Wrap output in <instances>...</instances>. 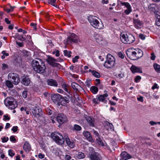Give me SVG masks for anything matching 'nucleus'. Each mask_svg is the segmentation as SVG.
I'll use <instances>...</instances> for the list:
<instances>
[{"mask_svg":"<svg viewBox=\"0 0 160 160\" xmlns=\"http://www.w3.org/2000/svg\"><path fill=\"white\" fill-rule=\"evenodd\" d=\"M52 54H55L57 57H58L60 55L59 51L58 50H55L52 52Z\"/></svg>","mask_w":160,"mask_h":160,"instance_id":"nucleus-48","label":"nucleus"},{"mask_svg":"<svg viewBox=\"0 0 160 160\" xmlns=\"http://www.w3.org/2000/svg\"><path fill=\"white\" fill-rule=\"evenodd\" d=\"M98 99L99 101L103 102L105 98L102 95L98 96Z\"/></svg>","mask_w":160,"mask_h":160,"instance_id":"nucleus-49","label":"nucleus"},{"mask_svg":"<svg viewBox=\"0 0 160 160\" xmlns=\"http://www.w3.org/2000/svg\"><path fill=\"white\" fill-rule=\"evenodd\" d=\"M98 101H99V100H98V98H94L92 99L93 102L94 103H95L96 104L98 103Z\"/></svg>","mask_w":160,"mask_h":160,"instance_id":"nucleus-58","label":"nucleus"},{"mask_svg":"<svg viewBox=\"0 0 160 160\" xmlns=\"http://www.w3.org/2000/svg\"><path fill=\"white\" fill-rule=\"evenodd\" d=\"M38 158H40L42 159L44 158V155L42 154L41 153H40L38 155Z\"/></svg>","mask_w":160,"mask_h":160,"instance_id":"nucleus-64","label":"nucleus"},{"mask_svg":"<svg viewBox=\"0 0 160 160\" xmlns=\"http://www.w3.org/2000/svg\"><path fill=\"white\" fill-rule=\"evenodd\" d=\"M18 127L17 126H14L12 128L11 130L14 132H16L18 130Z\"/></svg>","mask_w":160,"mask_h":160,"instance_id":"nucleus-57","label":"nucleus"},{"mask_svg":"<svg viewBox=\"0 0 160 160\" xmlns=\"http://www.w3.org/2000/svg\"><path fill=\"white\" fill-rule=\"evenodd\" d=\"M153 67L155 70L158 72H160V65L156 63L153 65Z\"/></svg>","mask_w":160,"mask_h":160,"instance_id":"nucleus-34","label":"nucleus"},{"mask_svg":"<svg viewBox=\"0 0 160 160\" xmlns=\"http://www.w3.org/2000/svg\"><path fill=\"white\" fill-rule=\"evenodd\" d=\"M91 160H102L100 155L98 153L92 154L90 157Z\"/></svg>","mask_w":160,"mask_h":160,"instance_id":"nucleus-22","label":"nucleus"},{"mask_svg":"<svg viewBox=\"0 0 160 160\" xmlns=\"http://www.w3.org/2000/svg\"><path fill=\"white\" fill-rule=\"evenodd\" d=\"M88 20L94 28L99 29L102 28V24L99 23L95 16H89L88 17Z\"/></svg>","mask_w":160,"mask_h":160,"instance_id":"nucleus-5","label":"nucleus"},{"mask_svg":"<svg viewBox=\"0 0 160 160\" xmlns=\"http://www.w3.org/2000/svg\"><path fill=\"white\" fill-rule=\"evenodd\" d=\"M71 85L73 89L76 91L81 90V89L82 88L80 85L75 82H72Z\"/></svg>","mask_w":160,"mask_h":160,"instance_id":"nucleus-28","label":"nucleus"},{"mask_svg":"<svg viewBox=\"0 0 160 160\" xmlns=\"http://www.w3.org/2000/svg\"><path fill=\"white\" fill-rule=\"evenodd\" d=\"M69 97L67 96V97H62L61 96L59 103H60L62 105L65 106L67 103L69 102Z\"/></svg>","mask_w":160,"mask_h":160,"instance_id":"nucleus-14","label":"nucleus"},{"mask_svg":"<svg viewBox=\"0 0 160 160\" xmlns=\"http://www.w3.org/2000/svg\"><path fill=\"white\" fill-rule=\"evenodd\" d=\"M47 84L48 85L52 86L57 87L58 83L56 81L52 79H49L47 80Z\"/></svg>","mask_w":160,"mask_h":160,"instance_id":"nucleus-26","label":"nucleus"},{"mask_svg":"<svg viewBox=\"0 0 160 160\" xmlns=\"http://www.w3.org/2000/svg\"><path fill=\"white\" fill-rule=\"evenodd\" d=\"M135 49L133 48H129L126 51V54L127 56L131 59L134 60Z\"/></svg>","mask_w":160,"mask_h":160,"instance_id":"nucleus-11","label":"nucleus"},{"mask_svg":"<svg viewBox=\"0 0 160 160\" xmlns=\"http://www.w3.org/2000/svg\"><path fill=\"white\" fill-rule=\"evenodd\" d=\"M115 64V59L111 54L107 55L103 66L106 68L109 69L113 68Z\"/></svg>","mask_w":160,"mask_h":160,"instance_id":"nucleus-2","label":"nucleus"},{"mask_svg":"<svg viewBox=\"0 0 160 160\" xmlns=\"http://www.w3.org/2000/svg\"><path fill=\"white\" fill-rule=\"evenodd\" d=\"M22 82L23 84L28 86L30 83V80L28 77H23L22 78Z\"/></svg>","mask_w":160,"mask_h":160,"instance_id":"nucleus-25","label":"nucleus"},{"mask_svg":"<svg viewBox=\"0 0 160 160\" xmlns=\"http://www.w3.org/2000/svg\"><path fill=\"white\" fill-rule=\"evenodd\" d=\"M62 88L65 91L69 93L68 89V85L66 84L65 83H63L62 84Z\"/></svg>","mask_w":160,"mask_h":160,"instance_id":"nucleus-33","label":"nucleus"},{"mask_svg":"<svg viewBox=\"0 0 160 160\" xmlns=\"http://www.w3.org/2000/svg\"><path fill=\"white\" fill-rule=\"evenodd\" d=\"M96 140L98 144L102 146H104V144L103 142L102 141V140L100 137L98 138H97Z\"/></svg>","mask_w":160,"mask_h":160,"instance_id":"nucleus-36","label":"nucleus"},{"mask_svg":"<svg viewBox=\"0 0 160 160\" xmlns=\"http://www.w3.org/2000/svg\"><path fill=\"white\" fill-rule=\"evenodd\" d=\"M118 56L119 57L123 59L124 58V56L123 54L121 52H120L118 53Z\"/></svg>","mask_w":160,"mask_h":160,"instance_id":"nucleus-59","label":"nucleus"},{"mask_svg":"<svg viewBox=\"0 0 160 160\" xmlns=\"http://www.w3.org/2000/svg\"><path fill=\"white\" fill-rule=\"evenodd\" d=\"M92 74L93 76L96 78H99L100 77V74L95 70H93V71L92 72Z\"/></svg>","mask_w":160,"mask_h":160,"instance_id":"nucleus-35","label":"nucleus"},{"mask_svg":"<svg viewBox=\"0 0 160 160\" xmlns=\"http://www.w3.org/2000/svg\"><path fill=\"white\" fill-rule=\"evenodd\" d=\"M85 118L89 125L91 127L95 126V120L94 119L86 115L85 116Z\"/></svg>","mask_w":160,"mask_h":160,"instance_id":"nucleus-17","label":"nucleus"},{"mask_svg":"<svg viewBox=\"0 0 160 160\" xmlns=\"http://www.w3.org/2000/svg\"><path fill=\"white\" fill-rule=\"evenodd\" d=\"M92 132H93V133L95 135V137H96V138L100 137L99 134L94 129H92Z\"/></svg>","mask_w":160,"mask_h":160,"instance_id":"nucleus-42","label":"nucleus"},{"mask_svg":"<svg viewBox=\"0 0 160 160\" xmlns=\"http://www.w3.org/2000/svg\"><path fill=\"white\" fill-rule=\"evenodd\" d=\"M8 79L11 81L15 85L18 84L20 82L19 76L14 73H11L8 74Z\"/></svg>","mask_w":160,"mask_h":160,"instance_id":"nucleus-7","label":"nucleus"},{"mask_svg":"<svg viewBox=\"0 0 160 160\" xmlns=\"http://www.w3.org/2000/svg\"><path fill=\"white\" fill-rule=\"evenodd\" d=\"M30 25L31 26H32V27H33V28L34 30H36L37 29V28H36L37 24H36V23H31L30 24Z\"/></svg>","mask_w":160,"mask_h":160,"instance_id":"nucleus-55","label":"nucleus"},{"mask_svg":"<svg viewBox=\"0 0 160 160\" xmlns=\"http://www.w3.org/2000/svg\"><path fill=\"white\" fill-rule=\"evenodd\" d=\"M17 44L19 47H22L23 45V42H19L18 41H16Z\"/></svg>","mask_w":160,"mask_h":160,"instance_id":"nucleus-54","label":"nucleus"},{"mask_svg":"<svg viewBox=\"0 0 160 160\" xmlns=\"http://www.w3.org/2000/svg\"><path fill=\"white\" fill-rule=\"evenodd\" d=\"M56 119L58 122L60 124L64 123L67 120L66 116L62 113L58 114Z\"/></svg>","mask_w":160,"mask_h":160,"instance_id":"nucleus-12","label":"nucleus"},{"mask_svg":"<svg viewBox=\"0 0 160 160\" xmlns=\"http://www.w3.org/2000/svg\"><path fill=\"white\" fill-rule=\"evenodd\" d=\"M8 155L9 156L12 157L14 155L15 153L12 150L10 149L8 151Z\"/></svg>","mask_w":160,"mask_h":160,"instance_id":"nucleus-45","label":"nucleus"},{"mask_svg":"<svg viewBox=\"0 0 160 160\" xmlns=\"http://www.w3.org/2000/svg\"><path fill=\"white\" fill-rule=\"evenodd\" d=\"M23 148L26 152H28L31 151V148L28 142H25L23 146Z\"/></svg>","mask_w":160,"mask_h":160,"instance_id":"nucleus-27","label":"nucleus"},{"mask_svg":"<svg viewBox=\"0 0 160 160\" xmlns=\"http://www.w3.org/2000/svg\"><path fill=\"white\" fill-rule=\"evenodd\" d=\"M1 139L2 140V142L4 143L7 142L8 141V137H4L3 138H2Z\"/></svg>","mask_w":160,"mask_h":160,"instance_id":"nucleus-50","label":"nucleus"},{"mask_svg":"<svg viewBox=\"0 0 160 160\" xmlns=\"http://www.w3.org/2000/svg\"><path fill=\"white\" fill-rule=\"evenodd\" d=\"M156 8V4H151L149 7L150 9L153 12H156V10L155 9Z\"/></svg>","mask_w":160,"mask_h":160,"instance_id":"nucleus-31","label":"nucleus"},{"mask_svg":"<svg viewBox=\"0 0 160 160\" xmlns=\"http://www.w3.org/2000/svg\"><path fill=\"white\" fill-rule=\"evenodd\" d=\"M27 95V91H24L22 93V96L24 98H26Z\"/></svg>","mask_w":160,"mask_h":160,"instance_id":"nucleus-47","label":"nucleus"},{"mask_svg":"<svg viewBox=\"0 0 160 160\" xmlns=\"http://www.w3.org/2000/svg\"><path fill=\"white\" fill-rule=\"evenodd\" d=\"M83 134L89 141L92 142V141L91 134L88 131H84L83 132Z\"/></svg>","mask_w":160,"mask_h":160,"instance_id":"nucleus-23","label":"nucleus"},{"mask_svg":"<svg viewBox=\"0 0 160 160\" xmlns=\"http://www.w3.org/2000/svg\"><path fill=\"white\" fill-rule=\"evenodd\" d=\"M91 80H87L85 82V85L87 87L89 88L91 86Z\"/></svg>","mask_w":160,"mask_h":160,"instance_id":"nucleus-44","label":"nucleus"},{"mask_svg":"<svg viewBox=\"0 0 160 160\" xmlns=\"http://www.w3.org/2000/svg\"><path fill=\"white\" fill-rule=\"evenodd\" d=\"M67 41L68 43H71L72 42L77 43L79 41V40L78 36L72 33L69 37L68 38Z\"/></svg>","mask_w":160,"mask_h":160,"instance_id":"nucleus-9","label":"nucleus"},{"mask_svg":"<svg viewBox=\"0 0 160 160\" xmlns=\"http://www.w3.org/2000/svg\"><path fill=\"white\" fill-rule=\"evenodd\" d=\"M134 60H136L141 58L143 55L142 51L139 49H135Z\"/></svg>","mask_w":160,"mask_h":160,"instance_id":"nucleus-15","label":"nucleus"},{"mask_svg":"<svg viewBox=\"0 0 160 160\" xmlns=\"http://www.w3.org/2000/svg\"><path fill=\"white\" fill-rule=\"evenodd\" d=\"M139 37L142 40L144 39L145 38V36L143 34H139Z\"/></svg>","mask_w":160,"mask_h":160,"instance_id":"nucleus-62","label":"nucleus"},{"mask_svg":"<svg viewBox=\"0 0 160 160\" xmlns=\"http://www.w3.org/2000/svg\"><path fill=\"white\" fill-rule=\"evenodd\" d=\"M47 61L50 65L53 67L59 68L61 66L59 64L56 62L58 61L52 57H49Z\"/></svg>","mask_w":160,"mask_h":160,"instance_id":"nucleus-10","label":"nucleus"},{"mask_svg":"<svg viewBox=\"0 0 160 160\" xmlns=\"http://www.w3.org/2000/svg\"><path fill=\"white\" fill-rule=\"evenodd\" d=\"M41 111L42 110L41 108L35 107L32 108V112L35 117L38 118L41 115Z\"/></svg>","mask_w":160,"mask_h":160,"instance_id":"nucleus-13","label":"nucleus"},{"mask_svg":"<svg viewBox=\"0 0 160 160\" xmlns=\"http://www.w3.org/2000/svg\"><path fill=\"white\" fill-rule=\"evenodd\" d=\"M156 56L154 53L152 52L151 53V56L150 59L152 60H154L155 59Z\"/></svg>","mask_w":160,"mask_h":160,"instance_id":"nucleus-52","label":"nucleus"},{"mask_svg":"<svg viewBox=\"0 0 160 160\" xmlns=\"http://www.w3.org/2000/svg\"><path fill=\"white\" fill-rule=\"evenodd\" d=\"M32 66L35 71L39 73L43 72L46 68L43 61L39 58L33 60L32 62Z\"/></svg>","mask_w":160,"mask_h":160,"instance_id":"nucleus-1","label":"nucleus"},{"mask_svg":"<svg viewBox=\"0 0 160 160\" xmlns=\"http://www.w3.org/2000/svg\"><path fill=\"white\" fill-rule=\"evenodd\" d=\"M94 37L98 43L101 44H102L103 39L101 35L97 33H95L94 34Z\"/></svg>","mask_w":160,"mask_h":160,"instance_id":"nucleus-18","label":"nucleus"},{"mask_svg":"<svg viewBox=\"0 0 160 160\" xmlns=\"http://www.w3.org/2000/svg\"><path fill=\"white\" fill-rule=\"evenodd\" d=\"M79 58V57L78 56H76L75 57V58H73L72 59V60L73 62L74 63L75 62H78V59Z\"/></svg>","mask_w":160,"mask_h":160,"instance_id":"nucleus-56","label":"nucleus"},{"mask_svg":"<svg viewBox=\"0 0 160 160\" xmlns=\"http://www.w3.org/2000/svg\"><path fill=\"white\" fill-rule=\"evenodd\" d=\"M52 139L59 145H61L64 143L65 140L62 135L58 132H54L51 134Z\"/></svg>","mask_w":160,"mask_h":160,"instance_id":"nucleus-6","label":"nucleus"},{"mask_svg":"<svg viewBox=\"0 0 160 160\" xmlns=\"http://www.w3.org/2000/svg\"><path fill=\"white\" fill-rule=\"evenodd\" d=\"M71 158V157L69 155H66L65 156V159L66 160H70Z\"/></svg>","mask_w":160,"mask_h":160,"instance_id":"nucleus-61","label":"nucleus"},{"mask_svg":"<svg viewBox=\"0 0 160 160\" xmlns=\"http://www.w3.org/2000/svg\"><path fill=\"white\" fill-rule=\"evenodd\" d=\"M90 90L93 94H96L98 91V88L96 86H92L90 88Z\"/></svg>","mask_w":160,"mask_h":160,"instance_id":"nucleus-29","label":"nucleus"},{"mask_svg":"<svg viewBox=\"0 0 160 160\" xmlns=\"http://www.w3.org/2000/svg\"><path fill=\"white\" fill-rule=\"evenodd\" d=\"M120 155L122 159H120V160H122V159L126 160L131 158V156L126 152H122Z\"/></svg>","mask_w":160,"mask_h":160,"instance_id":"nucleus-24","label":"nucleus"},{"mask_svg":"<svg viewBox=\"0 0 160 160\" xmlns=\"http://www.w3.org/2000/svg\"><path fill=\"white\" fill-rule=\"evenodd\" d=\"M85 157V155L82 152H78L77 154V157L79 159L83 158Z\"/></svg>","mask_w":160,"mask_h":160,"instance_id":"nucleus-32","label":"nucleus"},{"mask_svg":"<svg viewBox=\"0 0 160 160\" xmlns=\"http://www.w3.org/2000/svg\"><path fill=\"white\" fill-rule=\"evenodd\" d=\"M61 96L59 94H54L52 95V100L55 103H59Z\"/></svg>","mask_w":160,"mask_h":160,"instance_id":"nucleus-19","label":"nucleus"},{"mask_svg":"<svg viewBox=\"0 0 160 160\" xmlns=\"http://www.w3.org/2000/svg\"><path fill=\"white\" fill-rule=\"evenodd\" d=\"M10 140L12 142H15L16 141V139L15 138L14 136H12L10 138Z\"/></svg>","mask_w":160,"mask_h":160,"instance_id":"nucleus-51","label":"nucleus"},{"mask_svg":"<svg viewBox=\"0 0 160 160\" xmlns=\"http://www.w3.org/2000/svg\"><path fill=\"white\" fill-rule=\"evenodd\" d=\"M149 123L152 126H153L157 124V122H155L153 121H150L149 122Z\"/></svg>","mask_w":160,"mask_h":160,"instance_id":"nucleus-63","label":"nucleus"},{"mask_svg":"<svg viewBox=\"0 0 160 160\" xmlns=\"http://www.w3.org/2000/svg\"><path fill=\"white\" fill-rule=\"evenodd\" d=\"M141 79V77L139 76H136L135 79V82H139Z\"/></svg>","mask_w":160,"mask_h":160,"instance_id":"nucleus-46","label":"nucleus"},{"mask_svg":"<svg viewBox=\"0 0 160 160\" xmlns=\"http://www.w3.org/2000/svg\"><path fill=\"white\" fill-rule=\"evenodd\" d=\"M38 118L43 123H46L47 122L46 120L47 119V118H46L44 116L41 115Z\"/></svg>","mask_w":160,"mask_h":160,"instance_id":"nucleus-30","label":"nucleus"},{"mask_svg":"<svg viewBox=\"0 0 160 160\" xmlns=\"http://www.w3.org/2000/svg\"><path fill=\"white\" fill-rule=\"evenodd\" d=\"M134 26L137 29L140 28L142 26V22L138 19H133Z\"/></svg>","mask_w":160,"mask_h":160,"instance_id":"nucleus-20","label":"nucleus"},{"mask_svg":"<svg viewBox=\"0 0 160 160\" xmlns=\"http://www.w3.org/2000/svg\"><path fill=\"white\" fill-rule=\"evenodd\" d=\"M56 1V0H48V2L52 5L58 8L57 6L55 5Z\"/></svg>","mask_w":160,"mask_h":160,"instance_id":"nucleus-39","label":"nucleus"},{"mask_svg":"<svg viewBox=\"0 0 160 160\" xmlns=\"http://www.w3.org/2000/svg\"><path fill=\"white\" fill-rule=\"evenodd\" d=\"M8 68V66L7 64H6L4 63H3L2 64V69L3 70H4L5 69Z\"/></svg>","mask_w":160,"mask_h":160,"instance_id":"nucleus-60","label":"nucleus"},{"mask_svg":"<svg viewBox=\"0 0 160 160\" xmlns=\"http://www.w3.org/2000/svg\"><path fill=\"white\" fill-rule=\"evenodd\" d=\"M131 70L133 73L136 72L142 73V68L134 65L132 66L131 68Z\"/></svg>","mask_w":160,"mask_h":160,"instance_id":"nucleus-21","label":"nucleus"},{"mask_svg":"<svg viewBox=\"0 0 160 160\" xmlns=\"http://www.w3.org/2000/svg\"><path fill=\"white\" fill-rule=\"evenodd\" d=\"M64 53L65 56L68 58H70L71 56V54L72 52L70 51H68L67 50H65L64 51Z\"/></svg>","mask_w":160,"mask_h":160,"instance_id":"nucleus-37","label":"nucleus"},{"mask_svg":"<svg viewBox=\"0 0 160 160\" xmlns=\"http://www.w3.org/2000/svg\"><path fill=\"white\" fill-rule=\"evenodd\" d=\"M65 141L67 144L71 148H73L75 146V139L70 140L67 136V137H65Z\"/></svg>","mask_w":160,"mask_h":160,"instance_id":"nucleus-16","label":"nucleus"},{"mask_svg":"<svg viewBox=\"0 0 160 160\" xmlns=\"http://www.w3.org/2000/svg\"><path fill=\"white\" fill-rule=\"evenodd\" d=\"M6 85L8 88H12L13 87L12 83L10 81H7L6 83Z\"/></svg>","mask_w":160,"mask_h":160,"instance_id":"nucleus-38","label":"nucleus"},{"mask_svg":"<svg viewBox=\"0 0 160 160\" xmlns=\"http://www.w3.org/2000/svg\"><path fill=\"white\" fill-rule=\"evenodd\" d=\"M5 105L9 109H13L18 106L16 101L12 97H8L4 101Z\"/></svg>","mask_w":160,"mask_h":160,"instance_id":"nucleus-3","label":"nucleus"},{"mask_svg":"<svg viewBox=\"0 0 160 160\" xmlns=\"http://www.w3.org/2000/svg\"><path fill=\"white\" fill-rule=\"evenodd\" d=\"M121 4L122 5L124 6L127 9L124 10V12L126 15H128L131 13L132 11V7L130 4L128 2H121Z\"/></svg>","mask_w":160,"mask_h":160,"instance_id":"nucleus-8","label":"nucleus"},{"mask_svg":"<svg viewBox=\"0 0 160 160\" xmlns=\"http://www.w3.org/2000/svg\"><path fill=\"white\" fill-rule=\"evenodd\" d=\"M156 24L158 26H160V16H157L156 20Z\"/></svg>","mask_w":160,"mask_h":160,"instance_id":"nucleus-40","label":"nucleus"},{"mask_svg":"<svg viewBox=\"0 0 160 160\" xmlns=\"http://www.w3.org/2000/svg\"><path fill=\"white\" fill-rule=\"evenodd\" d=\"M120 39L123 43L127 44L132 43L135 40L134 37L129 33L121 34Z\"/></svg>","mask_w":160,"mask_h":160,"instance_id":"nucleus-4","label":"nucleus"},{"mask_svg":"<svg viewBox=\"0 0 160 160\" xmlns=\"http://www.w3.org/2000/svg\"><path fill=\"white\" fill-rule=\"evenodd\" d=\"M3 120L4 121H6L7 120H9L10 119V118L7 115H5L3 116Z\"/></svg>","mask_w":160,"mask_h":160,"instance_id":"nucleus-53","label":"nucleus"},{"mask_svg":"<svg viewBox=\"0 0 160 160\" xmlns=\"http://www.w3.org/2000/svg\"><path fill=\"white\" fill-rule=\"evenodd\" d=\"M74 128L75 130L79 131L82 128L80 126L77 124H75L74 126Z\"/></svg>","mask_w":160,"mask_h":160,"instance_id":"nucleus-41","label":"nucleus"},{"mask_svg":"<svg viewBox=\"0 0 160 160\" xmlns=\"http://www.w3.org/2000/svg\"><path fill=\"white\" fill-rule=\"evenodd\" d=\"M106 125L107 126H109L110 127V129L111 130H113L114 129V128L113 125L110 123L109 122H107Z\"/></svg>","mask_w":160,"mask_h":160,"instance_id":"nucleus-43","label":"nucleus"}]
</instances>
